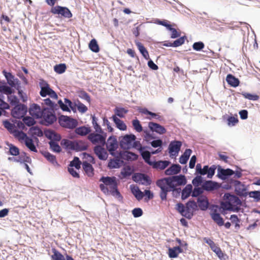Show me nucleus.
Returning <instances> with one entry per match:
<instances>
[{"mask_svg": "<svg viewBox=\"0 0 260 260\" xmlns=\"http://www.w3.org/2000/svg\"><path fill=\"white\" fill-rule=\"evenodd\" d=\"M99 181L102 182L99 185L101 190L106 195H111L119 202H122L123 197L118 188V182L115 176H102Z\"/></svg>", "mask_w": 260, "mask_h": 260, "instance_id": "nucleus-1", "label": "nucleus"}, {"mask_svg": "<svg viewBox=\"0 0 260 260\" xmlns=\"http://www.w3.org/2000/svg\"><path fill=\"white\" fill-rule=\"evenodd\" d=\"M60 145L67 150H74L76 152L82 151L88 149V145L85 144L82 141H71L67 139H63L60 142Z\"/></svg>", "mask_w": 260, "mask_h": 260, "instance_id": "nucleus-2", "label": "nucleus"}, {"mask_svg": "<svg viewBox=\"0 0 260 260\" xmlns=\"http://www.w3.org/2000/svg\"><path fill=\"white\" fill-rule=\"evenodd\" d=\"M40 119V124L46 126L52 125L57 120L54 110L48 107L43 108L42 116Z\"/></svg>", "mask_w": 260, "mask_h": 260, "instance_id": "nucleus-3", "label": "nucleus"}, {"mask_svg": "<svg viewBox=\"0 0 260 260\" xmlns=\"http://www.w3.org/2000/svg\"><path fill=\"white\" fill-rule=\"evenodd\" d=\"M157 186L160 188V198L162 201L167 200V197L169 192L172 191L173 193L176 192L177 194H180L181 192V188H177L176 185L173 184V187L169 185L168 183H165L164 182H161L157 180L156 182Z\"/></svg>", "mask_w": 260, "mask_h": 260, "instance_id": "nucleus-4", "label": "nucleus"}, {"mask_svg": "<svg viewBox=\"0 0 260 260\" xmlns=\"http://www.w3.org/2000/svg\"><path fill=\"white\" fill-rule=\"evenodd\" d=\"M238 196L230 192L225 193L223 196L224 201L221 202L222 205L228 207H239L238 206H245V202L243 204Z\"/></svg>", "mask_w": 260, "mask_h": 260, "instance_id": "nucleus-5", "label": "nucleus"}, {"mask_svg": "<svg viewBox=\"0 0 260 260\" xmlns=\"http://www.w3.org/2000/svg\"><path fill=\"white\" fill-rule=\"evenodd\" d=\"M165 183H168L170 187L173 185V184L176 183L178 185L183 186L187 183V179L184 175L179 174L178 175H173L166 178H161L157 180Z\"/></svg>", "mask_w": 260, "mask_h": 260, "instance_id": "nucleus-6", "label": "nucleus"}, {"mask_svg": "<svg viewBox=\"0 0 260 260\" xmlns=\"http://www.w3.org/2000/svg\"><path fill=\"white\" fill-rule=\"evenodd\" d=\"M107 137V133L101 131L90 133L87 138L93 144H100L104 146L106 144Z\"/></svg>", "mask_w": 260, "mask_h": 260, "instance_id": "nucleus-7", "label": "nucleus"}, {"mask_svg": "<svg viewBox=\"0 0 260 260\" xmlns=\"http://www.w3.org/2000/svg\"><path fill=\"white\" fill-rule=\"evenodd\" d=\"M58 121L61 127L70 129L76 128L78 124V122L76 119L63 115L58 117Z\"/></svg>", "mask_w": 260, "mask_h": 260, "instance_id": "nucleus-8", "label": "nucleus"}, {"mask_svg": "<svg viewBox=\"0 0 260 260\" xmlns=\"http://www.w3.org/2000/svg\"><path fill=\"white\" fill-rule=\"evenodd\" d=\"M15 136H19L20 139L24 141L25 146L31 151L34 152H38L33 139L29 137L26 133L22 131H17V133H15Z\"/></svg>", "mask_w": 260, "mask_h": 260, "instance_id": "nucleus-9", "label": "nucleus"}, {"mask_svg": "<svg viewBox=\"0 0 260 260\" xmlns=\"http://www.w3.org/2000/svg\"><path fill=\"white\" fill-rule=\"evenodd\" d=\"M50 12L53 14H58L64 18H71L73 14L71 10L67 7L56 5L51 8Z\"/></svg>", "mask_w": 260, "mask_h": 260, "instance_id": "nucleus-10", "label": "nucleus"}, {"mask_svg": "<svg viewBox=\"0 0 260 260\" xmlns=\"http://www.w3.org/2000/svg\"><path fill=\"white\" fill-rule=\"evenodd\" d=\"M27 112V106L24 104H19L12 109L11 114L16 119H21L26 114Z\"/></svg>", "mask_w": 260, "mask_h": 260, "instance_id": "nucleus-11", "label": "nucleus"}, {"mask_svg": "<svg viewBox=\"0 0 260 260\" xmlns=\"http://www.w3.org/2000/svg\"><path fill=\"white\" fill-rule=\"evenodd\" d=\"M190 209L194 211H197V203L193 199L189 200L185 203V213L183 216L188 219H191L193 216V212H190Z\"/></svg>", "mask_w": 260, "mask_h": 260, "instance_id": "nucleus-12", "label": "nucleus"}, {"mask_svg": "<svg viewBox=\"0 0 260 260\" xmlns=\"http://www.w3.org/2000/svg\"><path fill=\"white\" fill-rule=\"evenodd\" d=\"M136 136L133 134H126L124 135L119 142L120 147L123 149L131 148L133 142L136 139Z\"/></svg>", "mask_w": 260, "mask_h": 260, "instance_id": "nucleus-13", "label": "nucleus"}, {"mask_svg": "<svg viewBox=\"0 0 260 260\" xmlns=\"http://www.w3.org/2000/svg\"><path fill=\"white\" fill-rule=\"evenodd\" d=\"M182 143L180 141H172L168 146V152L171 157L176 156L180 150Z\"/></svg>", "mask_w": 260, "mask_h": 260, "instance_id": "nucleus-14", "label": "nucleus"}, {"mask_svg": "<svg viewBox=\"0 0 260 260\" xmlns=\"http://www.w3.org/2000/svg\"><path fill=\"white\" fill-rule=\"evenodd\" d=\"M234 171L231 169H224L221 166H217V174L218 178L222 180H226L234 175Z\"/></svg>", "mask_w": 260, "mask_h": 260, "instance_id": "nucleus-15", "label": "nucleus"}, {"mask_svg": "<svg viewBox=\"0 0 260 260\" xmlns=\"http://www.w3.org/2000/svg\"><path fill=\"white\" fill-rule=\"evenodd\" d=\"M220 209V207L217 205H212V208L210 209L213 211V212L210 213V216L212 219L219 226H222L224 224V220L220 214L217 212V209Z\"/></svg>", "mask_w": 260, "mask_h": 260, "instance_id": "nucleus-16", "label": "nucleus"}, {"mask_svg": "<svg viewBox=\"0 0 260 260\" xmlns=\"http://www.w3.org/2000/svg\"><path fill=\"white\" fill-rule=\"evenodd\" d=\"M202 187L205 191L212 192L219 189L221 187V184L212 180H205L202 184Z\"/></svg>", "mask_w": 260, "mask_h": 260, "instance_id": "nucleus-17", "label": "nucleus"}, {"mask_svg": "<svg viewBox=\"0 0 260 260\" xmlns=\"http://www.w3.org/2000/svg\"><path fill=\"white\" fill-rule=\"evenodd\" d=\"M197 210L206 211L209 207L210 202L206 196H201L197 199Z\"/></svg>", "mask_w": 260, "mask_h": 260, "instance_id": "nucleus-18", "label": "nucleus"}, {"mask_svg": "<svg viewBox=\"0 0 260 260\" xmlns=\"http://www.w3.org/2000/svg\"><path fill=\"white\" fill-rule=\"evenodd\" d=\"M28 112L31 116L36 119H40L42 116L43 108L41 109L38 104L34 103L30 106Z\"/></svg>", "mask_w": 260, "mask_h": 260, "instance_id": "nucleus-19", "label": "nucleus"}, {"mask_svg": "<svg viewBox=\"0 0 260 260\" xmlns=\"http://www.w3.org/2000/svg\"><path fill=\"white\" fill-rule=\"evenodd\" d=\"M248 187L247 186L242 183L240 181V183H238L235 187V192L236 195L239 198L243 199L247 196Z\"/></svg>", "mask_w": 260, "mask_h": 260, "instance_id": "nucleus-20", "label": "nucleus"}, {"mask_svg": "<svg viewBox=\"0 0 260 260\" xmlns=\"http://www.w3.org/2000/svg\"><path fill=\"white\" fill-rule=\"evenodd\" d=\"M151 149V148L148 146H143V148H140L139 152L142 156L144 161L149 165L152 161L151 159V154L149 150Z\"/></svg>", "mask_w": 260, "mask_h": 260, "instance_id": "nucleus-21", "label": "nucleus"}, {"mask_svg": "<svg viewBox=\"0 0 260 260\" xmlns=\"http://www.w3.org/2000/svg\"><path fill=\"white\" fill-rule=\"evenodd\" d=\"M106 147L110 153L113 155V152L118 148V142L115 136L112 135L108 138Z\"/></svg>", "mask_w": 260, "mask_h": 260, "instance_id": "nucleus-22", "label": "nucleus"}, {"mask_svg": "<svg viewBox=\"0 0 260 260\" xmlns=\"http://www.w3.org/2000/svg\"><path fill=\"white\" fill-rule=\"evenodd\" d=\"M93 151L99 159L106 160L107 159L108 154L103 145L95 146L93 148Z\"/></svg>", "mask_w": 260, "mask_h": 260, "instance_id": "nucleus-23", "label": "nucleus"}, {"mask_svg": "<svg viewBox=\"0 0 260 260\" xmlns=\"http://www.w3.org/2000/svg\"><path fill=\"white\" fill-rule=\"evenodd\" d=\"M148 127L150 131L153 133L155 132L159 135H162L167 132V129L164 126L152 121L148 123Z\"/></svg>", "mask_w": 260, "mask_h": 260, "instance_id": "nucleus-24", "label": "nucleus"}, {"mask_svg": "<svg viewBox=\"0 0 260 260\" xmlns=\"http://www.w3.org/2000/svg\"><path fill=\"white\" fill-rule=\"evenodd\" d=\"M171 162L169 160H158L152 161L149 166H151L153 168L156 169H159L162 170L165 169L170 164Z\"/></svg>", "mask_w": 260, "mask_h": 260, "instance_id": "nucleus-25", "label": "nucleus"}, {"mask_svg": "<svg viewBox=\"0 0 260 260\" xmlns=\"http://www.w3.org/2000/svg\"><path fill=\"white\" fill-rule=\"evenodd\" d=\"M181 166L178 164H173L165 171L166 175L171 176L176 175L180 172Z\"/></svg>", "mask_w": 260, "mask_h": 260, "instance_id": "nucleus-26", "label": "nucleus"}, {"mask_svg": "<svg viewBox=\"0 0 260 260\" xmlns=\"http://www.w3.org/2000/svg\"><path fill=\"white\" fill-rule=\"evenodd\" d=\"M120 155L123 159L126 161H135L137 160L139 157L138 154L130 151L121 152Z\"/></svg>", "mask_w": 260, "mask_h": 260, "instance_id": "nucleus-27", "label": "nucleus"}, {"mask_svg": "<svg viewBox=\"0 0 260 260\" xmlns=\"http://www.w3.org/2000/svg\"><path fill=\"white\" fill-rule=\"evenodd\" d=\"M28 134L31 135L34 137L36 141H39V139L37 137L34 136H37L38 137H41L43 136L44 133L38 126H35L29 128Z\"/></svg>", "mask_w": 260, "mask_h": 260, "instance_id": "nucleus-28", "label": "nucleus"}, {"mask_svg": "<svg viewBox=\"0 0 260 260\" xmlns=\"http://www.w3.org/2000/svg\"><path fill=\"white\" fill-rule=\"evenodd\" d=\"M2 73L7 80V84L11 87L14 86V83L18 81V79L16 78L12 73L8 72L5 70H3Z\"/></svg>", "mask_w": 260, "mask_h": 260, "instance_id": "nucleus-29", "label": "nucleus"}, {"mask_svg": "<svg viewBox=\"0 0 260 260\" xmlns=\"http://www.w3.org/2000/svg\"><path fill=\"white\" fill-rule=\"evenodd\" d=\"M137 110L140 112L144 114L151 116L152 118H154L159 121L162 120V117L157 113L150 111L146 108H141L138 107Z\"/></svg>", "mask_w": 260, "mask_h": 260, "instance_id": "nucleus-30", "label": "nucleus"}, {"mask_svg": "<svg viewBox=\"0 0 260 260\" xmlns=\"http://www.w3.org/2000/svg\"><path fill=\"white\" fill-rule=\"evenodd\" d=\"M130 189L132 193L138 201H140L143 199L144 194L138 186L131 185Z\"/></svg>", "mask_w": 260, "mask_h": 260, "instance_id": "nucleus-31", "label": "nucleus"}, {"mask_svg": "<svg viewBox=\"0 0 260 260\" xmlns=\"http://www.w3.org/2000/svg\"><path fill=\"white\" fill-rule=\"evenodd\" d=\"M226 81L229 85L233 87H237L239 85L240 81L238 78L231 74L227 75Z\"/></svg>", "mask_w": 260, "mask_h": 260, "instance_id": "nucleus-32", "label": "nucleus"}, {"mask_svg": "<svg viewBox=\"0 0 260 260\" xmlns=\"http://www.w3.org/2000/svg\"><path fill=\"white\" fill-rule=\"evenodd\" d=\"M135 44L144 58L146 60H148L149 59V53L143 44L138 41H136Z\"/></svg>", "mask_w": 260, "mask_h": 260, "instance_id": "nucleus-33", "label": "nucleus"}, {"mask_svg": "<svg viewBox=\"0 0 260 260\" xmlns=\"http://www.w3.org/2000/svg\"><path fill=\"white\" fill-rule=\"evenodd\" d=\"M192 191V185L187 184L181 191V199L185 200L189 197L191 196Z\"/></svg>", "mask_w": 260, "mask_h": 260, "instance_id": "nucleus-34", "label": "nucleus"}, {"mask_svg": "<svg viewBox=\"0 0 260 260\" xmlns=\"http://www.w3.org/2000/svg\"><path fill=\"white\" fill-rule=\"evenodd\" d=\"M111 118L118 129L122 131L126 130L127 126L122 120L114 115H113Z\"/></svg>", "mask_w": 260, "mask_h": 260, "instance_id": "nucleus-35", "label": "nucleus"}, {"mask_svg": "<svg viewBox=\"0 0 260 260\" xmlns=\"http://www.w3.org/2000/svg\"><path fill=\"white\" fill-rule=\"evenodd\" d=\"M82 165V168L87 175L88 177L93 176L94 175V169L92 166L87 161H84Z\"/></svg>", "mask_w": 260, "mask_h": 260, "instance_id": "nucleus-36", "label": "nucleus"}, {"mask_svg": "<svg viewBox=\"0 0 260 260\" xmlns=\"http://www.w3.org/2000/svg\"><path fill=\"white\" fill-rule=\"evenodd\" d=\"M123 163L122 160L111 158L108 164V168L110 169H118L121 167Z\"/></svg>", "mask_w": 260, "mask_h": 260, "instance_id": "nucleus-37", "label": "nucleus"}, {"mask_svg": "<svg viewBox=\"0 0 260 260\" xmlns=\"http://www.w3.org/2000/svg\"><path fill=\"white\" fill-rule=\"evenodd\" d=\"M7 145L9 147V150L7 154L14 156H18L20 154V150L18 147L12 143H6Z\"/></svg>", "mask_w": 260, "mask_h": 260, "instance_id": "nucleus-38", "label": "nucleus"}, {"mask_svg": "<svg viewBox=\"0 0 260 260\" xmlns=\"http://www.w3.org/2000/svg\"><path fill=\"white\" fill-rule=\"evenodd\" d=\"M192 152V151L191 149L188 148L185 149L183 154H182L179 158V162L182 165L186 164Z\"/></svg>", "mask_w": 260, "mask_h": 260, "instance_id": "nucleus-39", "label": "nucleus"}, {"mask_svg": "<svg viewBox=\"0 0 260 260\" xmlns=\"http://www.w3.org/2000/svg\"><path fill=\"white\" fill-rule=\"evenodd\" d=\"M90 131V128L86 126H81L77 127L75 131L76 134L81 136H85L89 134Z\"/></svg>", "mask_w": 260, "mask_h": 260, "instance_id": "nucleus-40", "label": "nucleus"}, {"mask_svg": "<svg viewBox=\"0 0 260 260\" xmlns=\"http://www.w3.org/2000/svg\"><path fill=\"white\" fill-rule=\"evenodd\" d=\"M17 159L19 161H17V162H19L21 164L24 162H27L29 164L31 163V158L27 155L26 152L23 151L21 153H20V154L18 155V157H16Z\"/></svg>", "mask_w": 260, "mask_h": 260, "instance_id": "nucleus-41", "label": "nucleus"}, {"mask_svg": "<svg viewBox=\"0 0 260 260\" xmlns=\"http://www.w3.org/2000/svg\"><path fill=\"white\" fill-rule=\"evenodd\" d=\"M182 252V248L179 246H175L169 249V256L171 258H176L179 253Z\"/></svg>", "mask_w": 260, "mask_h": 260, "instance_id": "nucleus-42", "label": "nucleus"}, {"mask_svg": "<svg viewBox=\"0 0 260 260\" xmlns=\"http://www.w3.org/2000/svg\"><path fill=\"white\" fill-rule=\"evenodd\" d=\"M205 190L202 187V185L201 186H196L192 188L191 197L192 198H199L201 196H204L203 194Z\"/></svg>", "mask_w": 260, "mask_h": 260, "instance_id": "nucleus-43", "label": "nucleus"}, {"mask_svg": "<svg viewBox=\"0 0 260 260\" xmlns=\"http://www.w3.org/2000/svg\"><path fill=\"white\" fill-rule=\"evenodd\" d=\"M220 207L219 209H221V213L223 215L226 214L227 213V211L238 212L240 210V207H228L226 205L224 206L222 205V202H220Z\"/></svg>", "mask_w": 260, "mask_h": 260, "instance_id": "nucleus-44", "label": "nucleus"}, {"mask_svg": "<svg viewBox=\"0 0 260 260\" xmlns=\"http://www.w3.org/2000/svg\"><path fill=\"white\" fill-rule=\"evenodd\" d=\"M43 156L50 162H51L54 165H56L57 166H59L58 163L57 162L56 157L55 155L50 153L48 151H44L42 153Z\"/></svg>", "mask_w": 260, "mask_h": 260, "instance_id": "nucleus-45", "label": "nucleus"}, {"mask_svg": "<svg viewBox=\"0 0 260 260\" xmlns=\"http://www.w3.org/2000/svg\"><path fill=\"white\" fill-rule=\"evenodd\" d=\"M147 143L148 144H150L151 147L155 148L158 147H162L163 146L162 140L159 137L156 138V139L151 141H150V140H148Z\"/></svg>", "mask_w": 260, "mask_h": 260, "instance_id": "nucleus-46", "label": "nucleus"}, {"mask_svg": "<svg viewBox=\"0 0 260 260\" xmlns=\"http://www.w3.org/2000/svg\"><path fill=\"white\" fill-rule=\"evenodd\" d=\"M133 173V170L129 166L124 167L121 171L120 174L123 178H126L129 177Z\"/></svg>", "mask_w": 260, "mask_h": 260, "instance_id": "nucleus-47", "label": "nucleus"}, {"mask_svg": "<svg viewBox=\"0 0 260 260\" xmlns=\"http://www.w3.org/2000/svg\"><path fill=\"white\" fill-rule=\"evenodd\" d=\"M89 48L91 51L94 53H98L100 51V47L97 41L95 39H92L89 42L88 44Z\"/></svg>", "mask_w": 260, "mask_h": 260, "instance_id": "nucleus-48", "label": "nucleus"}, {"mask_svg": "<svg viewBox=\"0 0 260 260\" xmlns=\"http://www.w3.org/2000/svg\"><path fill=\"white\" fill-rule=\"evenodd\" d=\"M52 254H51L52 260H66L64 255L57 250L55 248H52Z\"/></svg>", "mask_w": 260, "mask_h": 260, "instance_id": "nucleus-49", "label": "nucleus"}, {"mask_svg": "<svg viewBox=\"0 0 260 260\" xmlns=\"http://www.w3.org/2000/svg\"><path fill=\"white\" fill-rule=\"evenodd\" d=\"M81 162L79 158L77 156H74L73 159L70 161L69 167L70 168L75 167L77 170H79L81 168Z\"/></svg>", "mask_w": 260, "mask_h": 260, "instance_id": "nucleus-50", "label": "nucleus"}, {"mask_svg": "<svg viewBox=\"0 0 260 260\" xmlns=\"http://www.w3.org/2000/svg\"><path fill=\"white\" fill-rule=\"evenodd\" d=\"M114 113L117 117L123 118L124 114L127 113L128 110L123 107H116L114 109Z\"/></svg>", "mask_w": 260, "mask_h": 260, "instance_id": "nucleus-51", "label": "nucleus"}, {"mask_svg": "<svg viewBox=\"0 0 260 260\" xmlns=\"http://www.w3.org/2000/svg\"><path fill=\"white\" fill-rule=\"evenodd\" d=\"M49 145L50 149L54 152L60 153L62 150L61 148L57 142L50 141L49 142Z\"/></svg>", "mask_w": 260, "mask_h": 260, "instance_id": "nucleus-52", "label": "nucleus"}, {"mask_svg": "<svg viewBox=\"0 0 260 260\" xmlns=\"http://www.w3.org/2000/svg\"><path fill=\"white\" fill-rule=\"evenodd\" d=\"M195 175L196 177L192 180V184L194 187L201 186L205 181L204 178L200 175Z\"/></svg>", "mask_w": 260, "mask_h": 260, "instance_id": "nucleus-53", "label": "nucleus"}, {"mask_svg": "<svg viewBox=\"0 0 260 260\" xmlns=\"http://www.w3.org/2000/svg\"><path fill=\"white\" fill-rule=\"evenodd\" d=\"M67 69V66L64 63L56 64L54 66V71L58 74H63Z\"/></svg>", "mask_w": 260, "mask_h": 260, "instance_id": "nucleus-54", "label": "nucleus"}, {"mask_svg": "<svg viewBox=\"0 0 260 260\" xmlns=\"http://www.w3.org/2000/svg\"><path fill=\"white\" fill-rule=\"evenodd\" d=\"M22 120L26 125L30 127L34 126V125L36 123V121L32 116L23 117Z\"/></svg>", "mask_w": 260, "mask_h": 260, "instance_id": "nucleus-55", "label": "nucleus"}, {"mask_svg": "<svg viewBox=\"0 0 260 260\" xmlns=\"http://www.w3.org/2000/svg\"><path fill=\"white\" fill-rule=\"evenodd\" d=\"M247 196L250 198H253L256 202L260 201V190L248 191Z\"/></svg>", "mask_w": 260, "mask_h": 260, "instance_id": "nucleus-56", "label": "nucleus"}, {"mask_svg": "<svg viewBox=\"0 0 260 260\" xmlns=\"http://www.w3.org/2000/svg\"><path fill=\"white\" fill-rule=\"evenodd\" d=\"M10 88V86L8 85L4 80L1 81L0 89L1 93L8 95Z\"/></svg>", "mask_w": 260, "mask_h": 260, "instance_id": "nucleus-57", "label": "nucleus"}, {"mask_svg": "<svg viewBox=\"0 0 260 260\" xmlns=\"http://www.w3.org/2000/svg\"><path fill=\"white\" fill-rule=\"evenodd\" d=\"M78 96L80 98L85 100L88 103L91 102L90 95L83 89H81L78 92Z\"/></svg>", "mask_w": 260, "mask_h": 260, "instance_id": "nucleus-58", "label": "nucleus"}, {"mask_svg": "<svg viewBox=\"0 0 260 260\" xmlns=\"http://www.w3.org/2000/svg\"><path fill=\"white\" fill-rule=\"evenodd\" d=\"M132 125L137 132L140 133L143 131V127L138 119L136 118L132 121Z\"/></svg>", "mask_w": 260, "mask_h": 260, "instance_id": "nucleus-59", "label": "nucleus"}, {"mask_svg": "<svg viewBox=\"0 0 260 260\" xmlns=\"http://www.w3.org/2000/svg\"><path fill=\"white\" fill-rule=\"evenodd\" d=\"M241 94L245 98L251 101H257L259 99V96L256 94L242 92Z\"/></svg>", "mask_w": 260, "mask_h": 260, "instance_id": "nucleus-60", "label": "nucleus"}, {"mask_svg": "<svg viewBox=\"0 0 260 260\" xmlns=\"http://www.w3.org/2000/svg\"><path fill=\"white\" fill-rule=\"evenodd\" d=\"M7 98L8 101L11 106H14L15 107L17 105H19V100L16 95H8L7 96Z\"/></svg>", "mask_w": 260, "mask_h": 260, "instance_id": "nucleus-61", "label": "nucleus"}, {"mask_svg": "<svg viewBox=\"0 0 260 260\" xmlns=\"http://www.w3.org/2000/svg\"><path fill=\"white\" fill-rule=\"evenodd\" d=\"M186 39V36H183L179 37V38L174 41L173 44L174 45V47H178L183 45Z\"/></svg>", "mask_w": 260, "mask_h": 260, "instance_id": "nucleus-62", "label": "nucleus"}, {"mask_svg": "<svg viewBox=\"0 0 260 260\" xmlns=\"http://www.w3.org/2000/svg\"><path fill=\"white\" fill-rule=\"evenodd\" d=\"M236 116H230L228 117L226 120L228 121V125L229 126H235L239 122L237 115H236Z\"/></svg>", "mask_w": 260, "mask_h": 260, "instance_id": "nucleus-63", "label": "nucleus"}, {"mask_svg": "<svg viewBox=\"0 0 260 260\" xmlns=\"http://www.w3.org/2000/svg\"><path fill=\"white\" fill-rule=\"evenodd\" d=\"M4 126L11 133L13 132L15 125L11 123L8 120L6 119L3 121Z\"/></svg>", "mask_w": 260, "mask_h": 260, "instance_id": "nucleus-64", "label": "nucleus"}]
</instances>
